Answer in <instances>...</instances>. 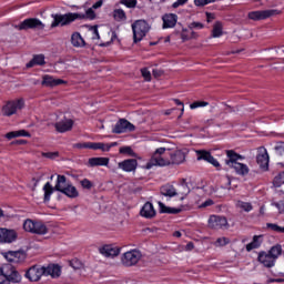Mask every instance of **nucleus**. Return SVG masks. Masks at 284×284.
Segmentation results:
<instances>
[{"label":"nucleus","mask_w":284,"mask_h":284,"mask_svg":"<svg viewBox=\"0 0 284 284\" xmlns=\"http://www.w3.org/2000/svg\"><path fill=\"white\" fill-rule=\"evenodd\" d=\"M110 146L109 143H103V142H100V148L99 150H101L102 152H110Z\"/></svg>","instance_id":"56"},{"label":"nucleus","mask_w":284,"mask_h":284,"mask_svg":"<svg viewBox=\"0 0 284 284\" xmlns=\"http://www.w3.org/2000/svg\"><path fill=\"white\" fill-rule=\"evenodd\" d=\"M187 1L189 0H176L175 2L172 3V8L173 9L181 8V6H185Z\"/></svg>","instance_id":"55"},{"label":"nucleus","mask_w":284,"mask_h":284,"mask_svg":"<svg viewBox=\"0 0 284 284\" xmlns=\"http://www.w3.org/2000/svg\"><path fill=\"white\" fill-rule=\"evenodd\" d=\"M42 156H44L45 159H57L59 158V152L42 153Z\"/></svg>","instance_id":"54"},{"label":"nucleus","mask_w":284,"mask_h":284,"mask_svg":"<svg viewBox=\"0 0 284 284\" xmlns=\"http://www.w3.org/2000/svg\"><path fill=\"white\" fill-rule=\"evenodd\" d=\"M281 12L278 10L270 9V10H257V11H251L247 14V18L251 19V21H263L265 19H270V17H274V14H280Z\"/></svg>","instance_id":"11"},{"label":"nucleus","mask_w":284,"mask_h":284,"mask_svg":"<svg viewBox=\"0 0 284 284\" xmlns=\"http://www.w3.org/2000/svg\"><path fill=\"white\" fill-rule=\"evenodd\" d=\"M54 128L60 134H65L74 128V118L69 113H62L58 116Z\"/></svg>","instance_id":"7"},{"label":"nucleus","mask_w":284,"mask_h":284,"mask_svg":"<svg viewBox=\"0 0 284 284\" xmlns=\"http://www.w3.org/2000/svg\"><path fill=\"white\" fill-rule=\"evenodd\" d=\"M174 103L178 104V105H180V106H182V108H181V112H184L185 108L183 106V102H181V100L175 99V100H174Z\"/></svg>","instance_id":"61"},{"label":"nucleus","mask_w":284,"mask_h":284,"mask_svg":"<svg viewBox=\"0 0 284 284\" xmlns=\"http://www.w3.org/2000/svg\"><path fill=\"white\" fill-rule=\"evenodd\" d=\"M101 142H89V150H99Z\"/></svg>","instance_id":"57"},{"label":"nucleus","mask_w":284,"mask_h":284,"mask_svg":"<svg viewBox=\"0 0 284 284\" xmlns=\"http://www.w3.org/2000/svg\"><path fill=\"white\" fill-rule=\"evenodd\" d=\"M113 19L115 21H125L128 19V16H125V11H123V9H115L113 11Z\"/></svg>","instance_id":"37"},{"label":"nucleus","mask_w":284,"mask_h":284,"mask_svg":"<svg viewBox=\"0 0 284 284\" xmlns=\"http://www.w3.org/2000/svg\"><path fill=\"white\" fill-rule=\"evenodd\" d=\"M109 163L110 159L108 158H91L89 159L88 165L89 168L108 166Z\"/></svg>","instance_id":"29"},{"label":"nucleus","mask_w":284,"mask_h":284,"mask_svg":"<svg viewBox=\"0 0 284 284\" xmlns=\"http://www.w3.org/2000/svg\"><path fill=\"white\" fill-rule=\"evenodd\" d=\"M266 227H268V230H272L273 232H280L281 234H284V226H278L274 223H267Z\"/></svg>","instance_id":"42"},{"label":"nucleus","mask_w":284,"mask_h":284,"mask_svg":"<svg viewBox=\"0 0 284 284\" xmlns=\"http://www.w3.org/2000/svg\"><path fill=\"white\" fill-rule=\"evenodd\" d=\"M100 253L103 256H119V254H121V248L112 245H104L100 248Z\"/></svg>","instance_id":"27"},{"label":"nucleus","mask_w":284,"mask_h":284,"mask_svg":"<svg viewBox=\"0 0 284 284\" xmlns=\"http://www.w3.org/2000/svg\"><path fill=\"white\" fill-rule=\"evenodd\" d=\"M169 155L171 156L170 163H173V165H181L185 161V153L181 150L169 153Z\"/></svg>","instance_id":"28"},{"label":"nucleus","mask_w":284,"mask_h":284,"mask_svg":"<svg viewBox=\"0 0 284 284\" xmlns=\"http://www.w3.org/2000/svg\"><path fill=\"white\" fill-rule=\"evenodd\" d=\"M19 136H26V138L30 139L31 135H30V133H29L28 131H26V130L11 131V132H9V133L6 134V139H9V141H10L11 139H17V138H19Z\"/></svg>","instance_id":"34"},{"label":"nucleus","mask_w":284,"mask_h":284,"mask_svg":"<svg viewBox=\"0 0 284 284\" xmlns=\"http://www.w3.org/2000/svg\"><path fill=\"white\" fill-rule=\"evenodd\" d=\"M134 130H135L134 124H132L130 121H128L125 119H120L113 128L114 134H123L125 132H134Z\"/></svg>","instance_id":"14"},{"label":"nucleus","mask_w":284,"mask_h":284,"mask_svg":"<svg viewBox=\"0 0 284 284\" xmlns=\"http://www.w3.org/2000/svg\"><path fill=\"white\" fill-rule=\"evenodd\" d=\"M65 80L54 79L52 75H43L42 85H47L48 88H54L55 85H63Z\"/></svg>","instance_id":"25"},{"label":"nucleus","mask_w":284,"mask_h":284,"mask_svg":"<svg viewBox=\"0 0 284 284\" xmlns=\"http://www.w3.org/2000/svg\"><path fill=\"white\" fill-rule=\"evenodd\" d=\"M134 151H132V148L130 146H122L120 148V154H129L130 156H132Z\"/></svg>","instance_id":"53"},{"label":"nucleus","mask_w":284,"mask_h":284,"mask_svg":"<svg viewBox=\"0 0 284 284\" xmlns=\"http://www.w3.org/2000/svg\"><path fill=\"white\" fill-rule=\"evenodd\" d=\"M226 156H227V159L225 160V163L230 168H233V165H236V163H239V161H243V159H245L243 155L234 152L233 150L226 151Z\"/></svg>","instance_id":"22"},{"label":"nucleus","mask_w":284,"mask_h":284,"mask_svg":"<svg viewBox=\"0 0 284 284\" xmlns=\"http://www.w3.org/2000/svg\"><path fill=\"white\" fill-rule=\"evenodd\" d=\"M120 3L125 8H136V0H120Z\"/></svg>","instance_id":"46"},{"label":"nucleus","mask_w":284,"mask_h":284,"mask_svg":"<svg viewBox=\"0 0 284 284\" xmlns=\"http://www.w3.org/2000/svg\"><path fill=\"white\" fill-rule=\"evenodd\" d=\"M232 168L235 170L236 174H239L240 176H245L250 174V168L247 166V164L237 162L233 164Z\"/></svg>","instance_id":"32"},{"label":"nucleus","mask_w":284,"mask_h":284,"mask_svg":"<svg viewBox=\"0 0 284 284\" xmlns=\"http://www.w3.org/2000/svg\"><path fill=\"white\" fill-rule=\"evenodd\" d=\"M225 245H230V239H227V237H219L214 242L215 247H225Z\"/></svg>","instance_id":"40"},{"label":"nucleus","mask_w":284,"mask_h":284,"mask_svg":"<svg viewBox=\"0 0 284 284\" xmlns=\"http://www.w3.org/2000/svg\"><path fill=\"white\" fill-rule=\"evenodd\" d=\"M141 74L144 81H152V73L150 72V70H148V68L141 69Z\"/></svg>","instance_id":"47"},{"label":"nucleus","mask_w":284,"mask_h":284,"mask_svg":"<svg viewBox=\"0 0 284 284\" xmlns=\"http://www.w3.org/2000/svg\"><path fill=\"white\" fill-rule=\"evenodd\" d=\"M70 264L73 270H79V267H81V262H79L78 260H72Z\"/></svg>","instance_id":"58"},{"label":"nucleus","mask_w":284,"mask_h":284,"mask_svg":"<svg viewBox=\"0 0 284 284\" xmlns=\"http://www.w3.org/2000/svg\"><path fill=\"white\" fill-rule=\"evenodd\" d=\"M23 105H26V102L21 99L9 101L3 105L2 114L3 116H12V114H17L19 110H23Z\"/></svg>","instance_id":"10"},{"label":"nucleus","mask_w":284,"mask_h":284,"mask_svg":"<svg viewBox=\"0 0 284 284\" xmlns=\"http://www.w3.org/2000/svg\"><path fill=\"white\" fill-rule=\"evenodd\" d=\"M18 30H43L45 24L37 18H29L17 26Z\"/></svg>","instance_id":"12"},{"label":"nucleus","mask_w":284,"mask_h":284,"mask_svg":"<svg viewBox=\"0 0 284 284\" xmlns=\"http://www.w3.org/2000/svg\"><path fill=\"white\" fill-rule=\"evenodd\" d=\"M277 54H284V45L276 49Z\"/></svg>","instance_id":"63"},{"label":"nucleus","mask_w":284,"mask_h":284,"mask_svg":"<svg viewBox=\"0 0 284 284\" xmlns=\"http://www.w3.org/2000/svg\"><path fill=\"white\" fill-rule=\"evenodd\" d=\"M141 216L144 219H153V216H156V211L154 210V205L150 202H146L141 211H140Z\"/></svg>","instance_id":"24"},{"label":"nucleus","mask_w":284,"mask_h":284,"mask_svg":"<svg viewBox=\"0 0 284 284\" xmlns=\"http://www.w3.org/2000/svg\"><path fill=\"white\" fill-rule=\"evenodd\" d=\"M163 21V30H168L170 28H174L176 26V22L179 21V16L175 13H166L162 17Z\"/></svg>","instance_id":"20"},{"label":"nucleus","mask_w":284,"mask_h":284,"mask_svg":"<svg viewBox=\"0 0 284 284\" xmlns=\"http://www.w3.org/2000/svg\"><path fill=\"white\" fill-rule=\"evenodd\" d=\"M71 45H73V48H85V40L81 37V33L73 32L71 34Z\"/></svg>","instance_id":"30"},{"label":"nucleus","mask_w":284,"mask_h":284,"mask_svg":"<svg viewBox=\"0 0 284 284\" xmlns=\"http://www.w3.org/2000/svg\"><path fill=\"white\" fill-rule=\"evenodd\" d=\"M271 205L273 207H276V210L278 211V214H284V201L272 202Z\"/></svg>","instance_id":"44"},{"label":"nucleus","mask_w":284,"mask_h":284,"mask_svg":"<svg viewBox=\"0 0 284 284\" xmlns=\"http://www.w3.org/2000/svg\"><path fill=\"white\" fill-rule=\"evenodd\" d=\"M160 205V212H162L163 214H180L181 209L179 207H168L165 206V204H163V202H159Z\"/></svg>","instance_id":"36"},{"label":"nucleus","mask_w":284,"mask_h":284,"mask_svg":"<svg viewBox=\"0 0 284 284\" xmlns=\"http://www.w3.org/2000/svg\"><path fill=\"white\" fill-rule=\"evenodd\" d=\"M80 185H82V187H83L84 190H92V186H93L92 182H91L90 180H88V179H83V180L80 182Z\"/></svg>","instance_id":"48"},{"label":"nucleus","mask_w":284,"mask_h":284,"mask_svg":"<svg viewBox=\"0 0 284 284\" xmlns=\"http://www.w3.org/2000/svg\"><path fill=\"white\" fill-rule=\"evenodd\" d=\"M275 153L278 154V156L284 155V142H277L274 146Z\"/></svg>","instance_id":"43"},{"label":"nucleus","mask_w":284,"mask_h":284,"mask_svg":"<svg viewBox=\"0 0 284 284\" xmlns=\"http://www.w3.org/2000/svg\"><path fill=\"white\" fill-rule=\"evenodd\" d=\"M190 30H203V28H205V26L201 22H192L189 26Z\"/></svg>","instance_id":"51"},{"label":"nucleus","mask_w":284,"mask_h":284,"mask_svg":"<svg viewBox=\"0 0 284 284\" xmlns=\"http://www.w3.org/2000/svg\"><path fill=\"white\" fill-rule=\"evenodd\" d=\"M170 153L166 152L165 148H159L155 150L151 159L145 165L146 170H152V168H165V165H170Z\"/></svg>","instance_id":"3"},{"label":"nucleus","mask_w":284,"mask_h":284,"mask_svg":"<svg viewBox=\"0 0 284 284\" xmlns=\"http://www.w3.org/2000/svg\"><path fill=\"white\" fill-rule=\"evenodd\" d=\"M19 234L12 229L0 227V243L10 244L14 243Z\"/></svg>","instance_id":"13"},{"label":"nucleus","mask_w":284,"mask_h":284,"mask_svg":"<svg viewBox=\"0 0 284 284\" xmlns=\"http://www.w3.org/2000/svg\"><path fill=\"white\" fill-rule=\"evenodd\" d=\"M257 261L258 263H261V265H263L264 267H274L276 261L274 260V257H272L267 252L262 251L258 253L257 256Z\"/></svg>","instance_id":"19"},{"label":"nucleus","mask_w":284,"mask_h":284,"mask_svg":"<svg viewBox=\"0 0 284 284\" xmlns=\"http://www.w3.org/2000/svg\"><path fill=\"white\" fill-rule=\"evenodd\" d=\"M90 32L92 34L93 41H99V39H101V36L99 34V29L97 27H92Z\"/></svg>","instance_id":"49"},{"label":"nucleus","mask_w":284,"mask_h":284,"mask_svg":"<svg viewBox=\"0 0 284 284\" xmlns=\"http://www.w3.org/2000/svg\"><path fill=\"white\" fill-rule=\"evenodd\" d=\"M160 192L162 196H166L169 199H173V196H176L179 201H185V196L190 194V187H187V184H182L176 191L173 185L165 184L161 187Z\"/></svg>","instance_id":"6"},{"label":"nucleus","mask_w":284,"mask_h":284,"mask_svg":"<svg viewBox=\"0 0 284 284\" xmlns=\"http://www.w3.org/2000/svg\"><path fill=\"white\" fill-rule=\"evenodd\" d=\"M23 230L29 234H36L37 236H45L50 229L43 221L27 219L23 222Z\"/></svg>","instance_id":"5"},{"label":"nucleus","mask_w":284,"mask_h":284,"mask_svg":"<svg viewBox=\"0 0 284 284\" xmlns=\"http://www.w3.org/2000/svg\"><path fill=\"white\" fill-rule=\"evenodd\" d=\"M139 165V162L134 159H129L120 162L118 164V168L122 170L123 172H134L136 170V166Z\"/></svg>","instance_id":"21"},{"label":"nucleus","mask_w":284,"mask_h":284,"mask_svg":"<svg viewBox=\"0 0 284 284\" xmlns=\"http://www.w3.org/2000/svg\"><path fill=\"white\" fill-rule=\"evenodd\" d=\"M3 256L9 263H20L23 261V252L20 251H9L3 253Z\"/></svg>","instance_id":"23"},{"label":"nucleus","mask_w":284,"mask_h":284,"mask_svg":"<svg viewBox=\"0 0 284 284\" xmlns=\"http://www.w3.org/2000/svg\"><path fill=\"white\" fill-rule=\"evenodd\" d=\"M21 283V274L12 264H3L0 267V284Z\"/></svg>","instance_id":"4"},{"label":"nucleus","mask_w":284,"mask_h":284,"mask_svg":"<svg viewBox=\"0 0 284 284\" xmlns=\"http://www.w3.org/2000/svg\"><path fill=\"white\" fill-rule=\"evenodd\" d=\"M73 146L78 150H90V142L77 143Z\"/></svg>","instance_id":"52"},{"label":"nucleus","mask_w":284,"mask_h":284,"mask_svg":"<svg viewBox=\"0 0 284 284\" xmlns=\"http://www.w3.org/2000/svg\"><path fill=\"white\" fill-rule=\"evenodd\" d=\"M209 103L205 101H196L190 104L191 110H196V108H205Z\"/></svg>","instance_id":"45"},{"label":"nucleus","mask_w":284,"mask_h":284,"mask_svg":"<svg viewBox=\"0 0 284 284\" xmlns=\"http://www.w3.org/2000/svg\"><path fill=\"white\" fill-rule=\"evenodd\" d=\"M281 252H283V248L281 247V245H276V246H273L268 252L267 254L276 261V258H278V255L281 254Z\"/></svg>","instance_id":"38"},{"label":"nucleus","mask_w":284,"mask_h":284,"mask_svg":"<svg viewBox=\"0 0 284 284\" xmlns=\"http://www.w3.org/2000/svg\"><path fill=\"white\" fill-rule=\"evenodd\" d=\"M44 276H51L52 278H58L61 276V266L57 264H51L49 266H44Z\"/></svg>","instance_id":"26"},{"label":"nucleus","mask_w":284,"mask_h":284,"mask_svg":"<svg viewBox=\"0 0 284 284\" xmlns=\"http://www.w3.org/2000/svg\"><path fill=\"white\" fill-rule=\"evenodd\" d=\"M207 223L211 230H223V227H227V219L221 215H211Z\"/></svg>","instance_id":"15"},{"label":"nucleus","mask_w":284,"mask_h":284,"mask_svg":"<svg viewBox=\"0 0 284 284\" xmlns=\"http://www.w3.org/2000/svg\"><path fill=\"white\" fill-rule=\"evenodd\" d=\"M142 256L143 254L141 253V251L134 248L123 253V255L121 256V263L122 265H124V267H134V265H136L139 261H141Z\"/></svg>","instance_id":"9"},{"label":"nucleus","mask_w":284,"mask_h":284,"mask_svg":"<svg viewBox=\"0 0 284 284\" xmlns=\"http://www.w3.org/2000/svg\"><path fill=\"white\" fill-rule=\"evenodd\" d=\"M236 207H240V210H243V212H252L253 210L252 203L243 201H237Z\"/></svg>","instance_id":"39"},{"label":"nucleus","mask_w":284,"mask_h":284,"mask_svg":"<svg viewBox=\"0 0 284 284\" xmlns=\"http://www.w3.org/2000/svg\"><path fill=\"white\" fill-rule=\"evenodd\" d=\"M275 185H283L284 184V171L281 172L275 179H274Z\"/></svg>","instance_id":"50"},{"label":"nucleus","mask_w":284,"mask_h":284,"mask_svg":"<svg viewBox=\"0 0 284 284\" xmlns=\"http://www.w3.org/2000/svg\"><path fill=\"white\" fill-rule=\"evenodd\" d=\"M186 250H194V244L192 242L186 244Z\"/></svg>","instance_id":"64"},{"label":"nucleus","mask_w":284,"mask_h":284,"mask_svg":"<svg viewBox=\"0 0 284 284\" xmlns=\"http://www.w3.org/2000/svg\"><path fill=\"white\" fill-rule=\"evenodd\" d=\"M212 37L213 39H219L223 37V23L221 21H216L213 24Z\"/></svg>","instance_id":"35"},{"label":"nucleus","mask_w":284,"mask_h":284,"mask_svg":"<svg viewBox=\"0 0 284 284\" xmlns=\"http://www.w3.org/2000/svg\"><path fill=\"white\" fill-rule=\"evenodd\" d=\"M52 17V22H51V28H59V26L61 28H63V26H70V23L74 22V21H81L83 19H90V21L94 20L97 18V13H94V9L93 8H89L87 9V11L84 13L80 12V13H54L51 14Z\"/></svg>","instance_id":"2"},{"label":"nucleus","mask_w":284,"mask_h":284,"mask_svg":"<svg viewBox=\"0 0 284 284\" xmlns=\"http://www.w3.org/2000/svg\"><path fill=\"white\" fill-rule=\"evenodd\" d=\"M103 6V0H99L97 1L93 6L92 9L93 10H99V8H101Z\"/></svg>","instance_id":"60"},{"label":"nucleus","mask_w":284,"mask_h":284,"mask_svg":"<svg viewBox=\"0 0 284 284\" xmlns=\"http://www.w3.org/2000/svg\"><path fill=\"white\" fill-rule=\"evenodd\" d=\"M256 161L262 170L270 168V154H267V149L260 148Z\"/></svg>","instance_id":"18"},{"label":"nucleus","mask_w":284,"mask_h":284,"mask_svg":"<svg viewBox=\"0 0 284 284\" xmlns=\"http://www.w3.org/2000/svg\"><path fill=\"white\" fill-rule=\"evenodd\" d=\"M181 39H182V41H190V37L187 34H185V31H183L181 33Z\"/></svg>","instance_id":"62"},{"label":"nucleus","mask_w":284,"mask_h":284,"mask_svg":"<svg viewBox=\"0 0 284 284\" xmlns=\"http://www.w3.org/2000/svg\"><path fill=\"white\" fill-rule=\"evenodd\" d=\"M34 65H45V55L44 54L33 55L32 60L27 63V68H34Z\"/></svg>","instance_id":"33"},{"label":"nucleus","mask_w":284,"mask_h":284,"mask_svg":"<svg viewBox=\"0 0 284 284\" xmlns=\"http://www.w3.org/2000/svg\"><path fill=\"white\" fill-rule=\"evenodd\" d=\"M195 154L197 156V161H206V163H210L213 165V168H221V163H219V160L212 156V153L205 150H197L195 151Z\"/></svg>","instance_id":"16"},{"label":"nucleus","mask_w":284,"mask_h":284,"mask_svg":"<svg viewBox=\"0 0 284 284\" xmlns=\"http://www.w3.org/2000/svg\"><path fill=\"white\" fill-rule=\"evenodd\" d=\"M131 28L134 43L143 41V38L150 32V24L145 20H136Z\"/></svg>","instance_id":"8"},{"label":"nucleus","mask_w":284,"mask_h":284,"mask_svg":"<svg viewBox=\"0 0 284 284\" xmlns=\"http://www.w3.org/2000/svg\"><path fill=\"white\" fill-rule=\"evenodd\" d=\"M42 190L44 192V203H49L54 190L55 192H61L68 199H77L79 196V190L72 185V182L68 181L65 175H58L54 187L50 182H47Z\"/></svg>","instance_id":"1"},{"label":"nucleus","mask_w":284,"mask_h":284,"mask_svg":"<svg viewBox=\"0 0 284 284\" xmlns=\"http://www.w3.org/2000/svg\"><path fill=\"white\" fill-rule=\"evenodd\" d=\"M210 205H214V201L211 200V199L204 201V202L200 205V207H210Z\"/></svg>","instance_id":"59"},{"label":"nucleus","mask_w":284,"mask_h":284,"mask_svg":"<svg viewBox=\"0 0 284 284\" xmlns=\"http://www.w3.org/2000/svg\"><path fill=\"white\" fill-rule=\"evenodd\" d=\"M26 276L29 281L37 282L41 276H45V266H32L27 271Z\"/></svg>","instance_id":"17"},{"label":"nucleus","mask_w":284,"mask_h":284,"mask_svg":"<svg viewBox=\"0 0 284 284\" xmlns=\"http://www.w3.org/2000/svg\"><path fill=\"white\" fill-rule=\"evenodd\" d=\"M193 3L196 6V8H205V6L214 3V0H194Z\"/></svg>","instance_id":"41"},{"label":"nucleus","mask_w":284,"mask_h":284,"mask_svg":"<svg viewBox=\"0 0 284 284\" xmlns=\"http://www.w3.org/2000/svg\"><path fill=\"white\" fill-rule=\"evenodd\" d=\"M261 245H263V235H254L252 242L246 245V252L258 250Z\"/></svg>","instance_id":"31"}]
</instances>
